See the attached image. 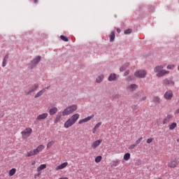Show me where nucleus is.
Listing matches in <instances>:
<instances>
[{
    "instance_id": "nucleus-28",
    "label": "nucleus",
    "mask_w": 179,
    "mask_h": 179,
    "mask_svg": "<svg viewBox=\"0 0 179 179\" xmlns=\"http://www.w3.org/2000/svg\"><path fill=\"white\" fill-rule=\"evenodd\" d=\"M123 159L124 160L128 161L129 159H131V154L129 152L124 154Z\"/></svg>"
},
{
    "instance_id": "nucleus-24",
    "label": "nucleus",
    "mask_w": 179,
    "mask_h": 179,
    "mask_svg": "<svg viewBox=\"0 0 179 179\" xmlns=\"http://www.w3.org/2000/svg\"><path fill=\"white\" fill-rule=\"evenodd\" d=\"M121 161L120 159H115V161H113L111 163V167H117L118 164H120V162Z\"/></svg>"
},
{
    "instance_id": "nucleus-21",
    "label": "nucleus",
    "mask_w": 179,
    "mask_h": 179,
    "mask_svg": "<svg viewBox=\"0 0 179 179\" xmlns=\"http://www.w3.org/2000/svg\"><path fill=\"white\" fill-rule=\"evenodd\" d=\"M171 118V115H168L166 117H165L162 122L164 124H169L170 122V119Z\"/></svg>"
},
{
    "instance_id": "nucleus-17",
    "label": "nucleus",
    "mask_w": 179,
    "mask_h": 179,
    "mask_svg": "<svg viewBox=\"0 0 179 179\" xmlns=\"http://www.w3.org/2000/svg\"><path fill=\"white\" fill-rule=\"evenodd\" d=\"M9 59V54H6L3 59V62H2V66L3 68H5L6 66V62Z\"/></svg>"
},
{
    "instance_id": "nucleus-27",
    "label": "nucleus",
    "mask_w": 179,
    "mask_h": 179,
    "mask_svg": "<svg viewBox=\"0 0 179 179\" xmlns=\"http://www.w3.org/2000/svg\"><path fill=\"white\" fill-rule=\"evenodd\" d=\"M152 101L155 104H159V103H160V97H159V96H154L153 99H152Z\"/></svg>"
},
{
    "instance_id": "nucleus-20",
    "label": "nucleus",
    "mask_w": 179,
    "mask_h": 179,
    "mask_svg": "<svg viewBox=\"0 0 179 179\" xmlns=\"http://www.w3.org/2000/svg\"><path fill=\"white\" fill-rule=\"evenodd\" d=\"M61 118H62V113H59L57 116H56V118L55 119V124H57V122H59Z\"/></svg>"
},
{
    "instance_id": "nucleus-52",
    "label": "nucleus",
    "mask_w": 179,
    "mask_h": 179,
    "mask_svg": "<svg viewBox=\"0 0 179 179\" xmlns=\"http://www.w3.org/2000/svg\"><path fill=\"white\" fill-rule=\"evenodd\" d=\"M134 108H136V106H134Z\"/></svg>"
},
{
    "instance_id": "nucleus-2",
    "label": "nucleus",
    "mask_w": 179,
    "mask_h": 179,
    "mask_svg": "<svg viewBox=\"0 0 179 179\" xmlns=\"http://www.w3.org/2000/svg\"><path fill=\"white\" fill-rule=\"evenodd\" d=\"M80 115L78 113L73 115L66 122L64 123V128H69L73 125L79 120Z\"/></svg>"
},
{
    "instance_id": "nucleus-12",
    "label": "nucleus",
    "mask_w": 179,
    "mask_h": 179,
    "mask_svg": "<svg viewBox=\"0 0 179 179\" xmlns=\"http://www.w3.org/2000/svg\"><path fill=\"white\" fill-rule=\"evenodd\" d=\"M94 117V115H92L84 119L80 120L78 121V124H83V122H87L88 121H90V120H92V118H93Z\"/></svg>"
},
{
    "instance_id": "nucleus-8",
    "label": "nucleus",
    "mask_w": 179,
    "mask_h": 179,
    "mask_svg": "<svg viewBox=\"0 0 179 179\" xmlns=\"http://www.w3.org/2000/svg\"><path fill=\"white\" fill-rule=\"evenodd\" d=\"M31 132H33V129H31V128H27L21 132V134L23 137L29 136L31 135Z\"/></svg>"
},
{
    "instance_id": "nucleus-49",
    "label": "nucleus",
    "mask_w": 179,
    "mask_h": 179,
    "mask_svg": "<svg viewBox=\"0 0 179 179\" xmlns=\"http://www.w3.org/2000/svg\"><path fill=\"white\" fill-rule=\"evenodd\" d=\"M176 113H177L178 114H179V108H178V110H176Z\"/></svg>"
},
{
    "instance_id": "nucleus-56",
    "label": "nucleus",
    "mask_w": 179,
    "mask_h": 179,
    "mask_svg": "<svg viewBox=\"0 0 179 179\" xmlns=\"http://www.w3.org/2000/svg\"><path fill=\"white\" fill-rule=\"evenodd\" d=\"M178 103H179V99H178Z\"/></svg>"
},
{
    "instance_id": "nucleus-22",
    "label": "nucleus",
    "mask_w": 179,
    "mask_h": 179,
    "mask_svg": "<svg viewBox=\"0 0 179 179\" xmlns=\"http://www.w3.org/2000/svg\"><path fill=\"white\" fill-rule=\"evenodd\" d=\"M129 66V63H124L120 68V72H124V71H125V69H127V68Z\"/></svg>"
},
{
    "instance_id": "nucleus-40",
    "label": "nucleus",
    "mask_w": 179,
    "mask_h": 179,
    "mask_svg": "<svg viewBox=\"0 0 179 179\" xmlns=\"http://www.w3.org/2000/svg\"><path fill=\"white\" fill-rule=\"evenodd\" d=\"M136 144L134 143V144H132V145H131L130 146H129V150H133V149H135V147H136Z\"/></svg>"
},
{
    "instance_id": "nucleus-55",
    "label": "nucleus",
    "mask_w": 179,
    "mask_h": 179,
    "mask_svg": "<svg viewBox=\"0 0 179 179\" xmlns=\"http://www.w3.org/2000/svg\"><path fill=\"white\" fill-rule=\"evenodd\" d=\"M157 179H162L161 178H157Z\"/></svg>"
},
{
    "instance_id": "nucleus-35",
    "label": "nucleus",
    "mask_w": 179,
    "mask_h": 179,
    "mask_svg": "<svg viewBox=\"0 0 179 179\" xmlns=\"http://www.w3.org/2000/svg\"><path fill=\"white\" fill-rule=\"evenodd\" d=\"M143 140V138H138L134 144H136V146H137V145H139V143H141L142 142V141Z\"/></svg>"
},
{
    "instance_id": "nucleus-34",
    "label": "nucleus",
    "mask_w": 179,
    "mask_h": 179,
    "mask_svg": "<svg viewBox=\"0 0 179 179\" xmlns=\"http://www.w3.org/2000/svg\"><path fill=\"white\" fill-rule=\"evenodd\" d=\"M102 157L98 156L95 158V162L96 163H100L101 162Z\"/></svg>"
},
{
    "instance_id": "nucleus-23",
    "label": "nucleus",
    "mask_w": 179,
    "mask_h": 179,
    "mask_svg": "<svg viewBox=\"0 0 179 179\" xmlns=\"http://www.w3.org/2000/svg\"><path fill=\"white\" fill-rule=\"evenodd\" d=\"M117 75L115 73H111L108 77L109 82H113V80H115Z\"/></svg>"
},
{
    "instance_id": "nucleus-15",
    "label": "nucleus",
    "mask_w": 179,
    "mask_h": 179,
    "mask_svg": "<svg viewBox=\"0 0 179 179\" xmlns=\"http://www.w3.org/2000/svg\"><path fill=\"white\" fill-rule=\"evenodd\" d=\"M109 38H110V42L114 43L115 40V31H112L110 34L109 35Z\"/></svg>"
},
{
    "instance_id": "nucleus-10",
    "label": "nucleus",
    "mask_w": 179,
    "mask_h": 179,
    "mask_svg": "<svg viewBox=\"0 0 179 179\" xmlns=\"http://www.w3.org/2000/svg\"><path fill=\"white\" fill-rule=\"evenodd\" d=\"M162 83L164 86H174V81L168 78L163 80Z\"/></svg>"
},
{
    "instance_id": "nucleus-4",
    "label": "nucleus",
    "mask_w": 179,
    "mask_h": 179,
    "mask_svg": "<svg viewBox=\"0 0 179 179\" xmlns=\"http://www.w3.org/2000/svg\"><path fill=\"white\" fill-rule=\"evenodd\" d=\"M40 61H41V56L35 57L29 63V69H34V68H36Z\"/></svg>"
},
{
    "instance_id": "nucleus-1",
    "label": "nucleus",
    "mask_w": 179,
    "mask_h": 179,
    "mask_svg": "<svg viewBox=\"0 0 179 179\" xmlns=\"http://www.w3.org/2000/svg\"><path fill=\"white\" fill-rule=\"evenodd\" d=\"M154 72L157 73L156 76L157 78H163L164 75H169V73H170V71H166L164 69V65H159V66H155L154 68Z\"/></svg>"
},
{
    "instance_id": "nucleus-54",
    "label": "nucleus",
    "mask_w": 179,
    "mask_h": 179,
    "mask_svg": "<svg viewBox=\"0 0 179 179\" xmlns=\"http://www.w3.org/2000/svg\"><path fill=\"white\" fill-rule=\"evenodd\" d=\"M40 176V174H38L37 176Z\"/></svg>"
},
{
    "instance_id": "nucleus-9",
    "label": "nucleus",
    "mask_w": 179,
    "mask_h": 179,
    "mask_svg": "<svg viewBox=\"0 0 179 179\" xmlns=\"http://www.w3.org/2000/svg\"><path fill=\"white\" fill-rule=\"evenodd\" d=\"M164 97L166 100H171V99H173V91L172 90L166 91L164 94Z\"/></svg>"
},
{
    "instance_id": "nucleus-42",
    "label": "nucleus",
    "mask_w": 179,
    "mask_h": 179,
    "mask_svg": "<svg viewBox=\"0 0 179 179\" xmlns=\"http://www.w3.org/2000/svg\"><path fill=\"white\" fill-rule=\"evenodd\" d=\"M147 143H152V142H153V138H150L147 140Z\"/></svg>"
},
{
    "instance_id": "nucleus-46",
    "label": "nucleus",
    "mask_w": 179,
    "mask_h": 179,
    "mask_svg": "<svg viewBox=\"0 0 179 179\" xmlns=\"http://www.w3.org/2000/svg\"><path fill=\"white\" fill-rule=\"evenodd\" d=\"M34 164H36V161H33V162H31V166H34Z\"/></svg>"
},
{
    "instance_id": "nucleus-16",
    "label": "nucleus",
    "mask_w": 179,
    "mask_h": 179,
    "mask_svg": "<svg viewBox=\"0 0 179 179\" xmlns=\"http://www.w3.org/2000/svg\"><path fill=\"white\" fill-rule=\"evenodd\" d=\"M136 89H138V86L136 84H131L127 87L129 92H134V90H136Z\"/></svg>"
},
{
    "instance_id": "nucleus-5",
    "label": "nucleus",
    "mask_w": 179,
    "mask_h": 179,
    "mask_svg": "<svg viewBox=\"0 0 179 179\" xmlns=\"http://www.w3.org/2000/svg\"><path fill=\"white\" fill-rule=\"evenodd\" d=\"M148 73L145 70H138L134 73V76L138 79H145Z\"/></svg>"
},
{
    "instance_id": "nucleus-44",
    "label": "nucleus",
    "mask_w": 179,
    "mask_h": 179,
    "mask_svg": "<svg viewBox=\"0 0 179 179\" xmlns=\"http://www.w3.org/2000/svg\"><path fill=\"white\" fill-rule=\"evenodd\" d=\"M97 131V129H95L94 127L92 129V133L96 134V131Z\"/></svg>"
},
{
    "instance_id": "nucleus-47",
    "label": "nucleus",
    "mask_w": 179,
    "mask_h": 179,
    "mask_svg": "<svg viewBox=\"0 0 179 179\" xmlns=\"http://www.w3.org/2000/svg\"><path fill=\"white\" fill-rule=\"evenodd\" d=\"M43 89H45V90H46L47 89H50V86L46 87L45 88H43Z\"/></svg>"
},
{
    "instance_id": "nucleus-45",
    "label": "nucleus",
    "mask_w": 179,
    "mask_h": 179,
    "mask_svg": "<svg viewBox=\"0 0 179 179\" xmlns=\"http://www.w3.org/2000/svg\"><path fill=\"white\" fill-rule=\"evenodd\" d=\"M117 32L118 34L121 33V29H120L119 28H117Z\"/></svg>"
},
{
    "instance_id": "nucleus-51",
    "label": "nucleus",
    "mask_w": 179,
    "mask_h": 179,
    "mask_svg": "<svg viewBox=\"0 0 179 179\" xmlns=\"http://www.w3.org/2000/svg\"><path fill=\"white\" fill-rule=\"evenodd\" d=\"M34 2H35V3L37 2V0H34Z\"/></svg>"
},
{
    "instance_id": "nucleus-7",
    "label": "nucleus",
    "mask_w": 179,
    "mask_h": 179,
    "mask_svg": "<svg viewBox=\"0 0 179 179\" xmlns=\"http://www.w3.org/2000/svg\"><path fill=\"white\" fill-rule=\"evenodd\" d=\"M179 164V161L177 159H172L170 162L168 163V167L171 169H174Z\"/></svg>"
},
{
    "instance_id": "nucleus-6",
    "label": "nucleus",
    "mask_w": 179,
    "mask_h": 179,
    "mask_svg": "<svg viewBox=\"0 0 179 179\" xmlns=\"http://www.w3.org/2000/svg\"><path fill=\"white\" fill-rule=\"evenodd\" d=\"M39 86L40 85H38V84H34V85H32L29 88L28 91H25V94L29 95L30 94V93H33L34 92H36V90L38 89Z\"/></svg>"
},
{
    "instance_id": "nucleus-31",
    "label": "nucleus",
    "mask_w": 179,
    "mask_h": 179,
    "mask_svg": "<svg viewBox=\"0 0 179 179\" xmlns=\"http://www.w3.org/2000/svg\"><path fill=\"white\" fill-rule=\"evenodd\" d=\"M47 167L46 164H41L40 166L37 168V171H41V170H44Z\"/></svg>"
},
{
    "instance_id": "nucleus-30",
    "label": "nucleus",
    "mask_w": 179,
    "mask_h": 179,
    "mask_svg": "<svg viewBox=\"0 0 179 179\" xmlns=\"http://www.w3.org/2000/svg\"><path fill=\"white\" fill-rule=\"evenodd\" d=\"M175 128H177V123L173 122L171 125H169V129L170 131H173Z\"/></svg>"
},
{
    "instance_id": "nucleus-38",
    "label": "nucleus",
    "mask_w": 179,
    "mask_h": 179,
    "mask_svg": "<svg viewBox=\"0 0 179 179\" xmlns=\"http://www.w3.org/2000/svg\"><path fill=\"white\" fill-rule=\"evenodd\" d=\"M60 38H61V40H62L63 41H68L69 40H68V38H66L65 36H64V35H62V36H60Z\"/></svg>"
},
{
    "instance_id": "nucleus-39",
    "label": "nucleus",
    "mask_w": 179,
    "mask_h": 179,
    "mask_svg": "<svg viewBox=\"0 0 179 179\" xmlns=\"http://www.w3.org/2000/svg\"><path fill=\"white\" fill-rule=\"evenodd\" d=\"M175 66L174 64H169L167 66V69H174Z\"/></svg>"
},
{
    "instance_id": "nucleus-25",
    "label": "nucleus",
    "mask_w": 179,
    "mask_h": 179,
    "mask_svg": "<svg viewBox=\"0 0 179 179\" xmlns=\"http://www.w3.org/2000/svg\"><path fill=\"white\" fill-rule=\"evenodd\" d=\"M43 149H44V145H41L38 146L37 148L35 149V152H36V155L38 153H40V152H41Z\"/></svg>"
},
{
    "instance_id": "nucleus-11",
    "label": "nucleus",
    "mask_w": 179,
    "mask_h": 179,
    "mask_svg": "<svg viewBox=\"0 0 179 179\" xmlns=\"http://www.w3.org/2000/svg\"><path fill=\"white\" fill-rule=\"evenodd\" d=\"M48 117V113H45L41 115H38L36 119V121H42V120H45Z\"/></svg>"
},
{
    "instance_id": "nucleus-14",
    "label": "nucleus",
    "mask_w": 179,
    "mask_h": 179,
    "mask_svg": "<svg viewBox=\"0 0 179 179\" xmlns=\"http://www.w3.org/2000/svg\"><path fill=\"white\" fill-rule=\"evenodd\" d=\"M66 166H68V162H64L62 164L57 166L55 169V170L58 171V170H62L64 169H65V167H66Z\"/></svg>"
},
{
    "instance_id": "nucleus-33",
    "label": "nucleus",
    "mask_w": 179,
    "mask_h": 179,
    "mask_svg": "<svg viewBox=\"0 0 179 179\" xmlns=\"http://www.w3.org/2000/svg\"><path fill=\"white\" fill-rule=\"evenodd\" d=\"M127 82H132V80H134V76H129L127 78H126Z\"/></svg>"
},
{
    "instance_id": "nucleus-32",
    "label": "nucleus",
    "mask_w": 179,
    "mask_h": 179,
    "mask_svg": "<svg viewBox=\"0 0 179 179\" xmlns=\"http://www.w3.org/2000/svg\"><path fill=\"white\" fill-rule=\"evenodd\" d=\"M16 173V169L13 168L9 171V176L10 177H12V176H15V173Z\"/></svg>"
},
{
    "instance_id": "nucleus-37",
    "label": "nucleus",
    "mask_w": 179,
    "mask_h": 179,
    "mask_svg": "<svg viewBox=\"0 0 179 179\" xmlns=\"http://www.w3.org/2000/svg\"><path fill=\"white\" fill-rule=\"evenodd\" d=\"M100 127H101V122H98V123L94 126V128L95 129H98L100 128Z\"/></svg>"
},
{
    "instance_id": "nucleus-29",
    "label": "nucleus",
    "mask_w": 179,
    "mask_h": 179,
    "mask_svg": "<svg viewBox=\"0 0 179 179\" xmlns=\"http://www.w3.org/2000/svg\"><path fill=\"white\" fill-rule=\"evenodd\" d=\"M103 79H104V76H99L96 78V83H101V82L103 81Z\"/></svg>"
},
{
    "instance_id": "nucleus-48",
    "label": "nucleus",
    "mask_w": 179,
    "mask_h": 179,
    "mask_svg": "<svg viewBox=\"0 0 179 179\" xmlns=\"http://www.w3.org/2000/svg\"><path fill=\"white\" fill-rule=\"evenodd\" d=\"M142 100H143V101L146 100V96L143 97V98H142Z\"/></svg>"
},
{
    "instance_id": "nucleus-18",
    "label": "nucleus",
    "mask_w": 179,
    "mask_h": 179,
    "mask_svg": "<svg viewBox=\"0 0 179 179\" xmlns=\"http://www.w3.org/2000/svg\"><path fill=\"white\" fill-rule=\"evenodd\" d=\"M103 142V140H98L94 141L92 144V148H94V149H96V148H97V146L100 145V143H101Z\"/></svg>"
},
{
    "instance_id": "nucleus-36",
    "label": "nucleus",
    "mask_w": 179,
    "mask_h": 179,
    "mask_svg": "<svg viewBox=\"0 0 179 179\" xmlns=\"http://www.w3.org/2000/svg\"><path fill=\"white\" fill-rule=\"evenodd\" d=\"M131 33H132V29H127L124 31V34L126 35L131 34Z\"/></svg>"
},
{
    "instance_id": "nucleus-43",
    "label": "nucleus",
    "mask_w": 179,
    "mask_h": 179,
    "mask_svg": "<svg viewBox=\"0 0 179 179\" xmlns=\"http://www.w3.org/2000/svg\"><path fill=\"white\" fill-rule=\"evenodd\" d=\"M129 75V70H127L124 72V76H128Z\"/></svg>"
},
{
    "instance_id": "nucleus-19",
    "label": "nucleus",
    "mask_w": 179,
    "mask_h": 179,
    "mask_svg": "<svg viewBox=\"0 0 179 179\" xmlns=\"http://www.w3.org/2000/svg\"><path fill=\"white\" fill-rule=\"evenodd\" d=\"M44 93H45V89H42L41 91H39L35 94L34 99H37L38 97L41 96V95L44 94Z\"/></svg>"
},
{
    "instance_id": "nucleus-3",
    "label": "nucleus",
    "mask_w": 179,
    "mask_h": 179,
    "mask_svg": "<svg viewBox=\"0 0 179 179\" xmlns=\"http://www.w3.org/2000/svg\"><path fill=\"white\" fill-rule=\"evenodd\" d=\"M76 110H78V106H69L63 110L62 115L64 117H65V115H69L70 114H72V113H74V111H76Z\"/></svg>"
},
{
    "instance_id": "nucleus-50",
    "label": "nucleus",
    "mask_w": 179,
    "mask_h": 179,
    "mask_svg": "<svg viewBox=\"0 0 179 179\" xmlns=\"http://www.w3.org/2000/svg\"><path fill=\"white\" fill-rule=\"evenodd\" d=\"M128 121H129V118H127V122H128Z\"/></svg>"
},
{
    "instance_id": "nucleus-41",
    "label": "nucleus",
    "mask_w": 179,
    "mask_h": 179,
    "mask_svg": "<svg viewBox=\"0 0 179 179\" xmlns=\"http://www.w3.org/2000/svg\"><path fill=\"white\" fill-rule=\"evenodd\" d=\"M52 145H54V141H50V143H48L47 145V148H51V146H52Z\"/></svg>"
},
{
    "instance_id": "nucleus-53",
    "label": "nucleus",
    "mask_w": 179,
    "mask_h": 179,
    "mask_svg": "<svg viewBox=\"0 0 179 179\" xmlns=\"http://www.w3.org/2000/svg\"><path fill=\"white\" fill-rule=\"evenodd\" d=\"M177 141L179 142V139H178Z\"/></svg>"
},
{
    "instance_id": "nucleus-26",
    "label": "nucleus",
    "mask_w": 179,
    "mask_h": 179,
    "mask_svg": "<svg viewBox=\"0 0 179 179\" xmlns=\"http://www.w3.org/2000/svg\"><path fill=\"white\" fill-rule=\"evenodd\" d=\"M36 155H37V153L36 152V150H31L27 152V157H30L34 156Z\"/></svg>"
},
{
    "instance_id": "nucleus-13",
    "label": "nucleus",
    "mask_w": 179,
    "mask_h": 179,
    "mask_svg": "<svg viewBox=\"0 0 179 179\" xmlns=\"http://www.w3.org/2000/svg\"><path fill=\"white\" fill-rule=\"evenodd\" d=\"M57 113H58V108H57V107L51 108L49 110L50 115H54L57 114Z\"/></svg>"
}]
</instances>
